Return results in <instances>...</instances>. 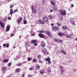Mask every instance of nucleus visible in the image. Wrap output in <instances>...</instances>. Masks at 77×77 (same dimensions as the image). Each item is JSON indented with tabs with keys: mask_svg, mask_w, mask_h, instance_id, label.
<instances>
[{
	"mask_svg": "<svg viewBox=\"0 0 77 77\" xmlns=\"http://www.w3.org/2000/svg\"><path fill=\"white\" fill-rule=\"evenodd\" d=\"M50 12H53V10H50Z\"/></svg>",
	"mask_w": 77,
	"mask_h": 77,
	"instance_id": "052dcab7",
	"label": "nucleus"
},
{
	"mask_svg": "<svg viewBox=\"0 0 77 77\" xmlns=\"http://www.w3.org/2000/svg\"><path fill=\"white\" fill-rule=\"evenodd\" d=\"M11 28V26L9 25H8L6 28V30L7 32H8L10 30V28Z\"/></svg>",
	"mask_w": 77,
	"mask_h": 77,
	"instance_id": "39448f33",
	"label": "nucleus"
},
{
	"mask_svg": "<svg viewBox=\"0 0 77 77\" xmlns=\"http://www.w3.org/2000/svg\"><path fill=\"white\" fill-rule=\"evenodd\" d=\"M61 72H62V73L63 72V71H64L63 69H61Z\"/></svg>",
	"mask_w": 77,
	"mask_h": 77,
	"instance_id": "3c124183",
	"label": "nucleus"
},
{
	"mask_svg": "<svg viewBox=\"0 0 77 77\" xmlns=\"http://www.w3.org/2000/svg\"><path fill=\"white\" fill-rule=\"evenodd\" d=\"M47 54H49V53L48 52V53H47Z\"/></svg>",
	"mask_w": 77,
	"mask_h": 77,
	"instance_id": "338daca9",
	"label": "nucleus"
},
{
	"mask_svg": "<svg viewBox=\"0 0 77 77\" xmlns=\"http://www.w3.org/2000/svg\"><path fill=\"white\" fill-rule=\"evenodd\" d=\"M14 5H10V8L11 9H12V8L13 7H14Z\"/></svg>",
	"mask_w": 77,
	"mask_h": 77,
	"instance_id": "58836bf2",
	"label": "nucleus"
},
{
	"mask_svg": "<svg viewBox=\"0 0 77 77\" xmlns=\"http://www.w3.org/2000/svg\"><path fill=\"white\" fill-rule=\"evenodd\" d=\"M27 63V62H23V63Z\"/></svg>",
	"mask_w": 77,
	"mask_h": 77,
	"instance_id": "69168bd1",
	"label": "nucleus"
},
{
	"mask_svg": "<svg viewBox=\"0 0 77 77\" xmlns=\"http://www.w3.org/2000/svg\"><path fill=\"white\" fill-rule=\"evenodd\" d=\"M33 8H34V7H33V5H32L31 7V9L32 10H33Z\"/></svg>",
	"mask_w": 77,
	"mask_h": 77,
	"instance_id": "a18cd8bd",
	"label": "nucleus"
},
{
	"mask_svg": "<svg viewBox=\"0 0 77 77\" xmlns=\"http://www.w3.org/2000/svg\"><path fill=\"white\" fill-rule=\"evenodd\" d=\"M34 46H37V45H38V44H37L36 42H35L34 43Z\"/></svg>",
	"mask_w": 77,
	"mask_h": 77,
	"instance_id": "c03bdc74",
	"label": "nucleus"
},
{
	"mask_svg": "<svg viewBox=\"0 0 77 77\" xmlns=\"http://www.w3.org/2000/svg\"><path fill=\"white\" fill-rule=\"evenodd\" d=\"M20 71H21L20 69H16V72H19Z\"/></svg>",
	"mask_w": 77,
	"mask_h": 77,
	"instance_id": "aec40b11",
	"label": "nucleus"
},
{
	"mask_svg": "<svg viewBox=\"0 0 77 77\" xmlns=\"http://www.w3.org/2000/svg\"><path fill=\"white\" fill-rule=\"evenodd\" d=\"M51 5H52L53 6H54L55 5V3L54 2H53L52 1H51Z\"/></svg>",
	"mask_w": 77,
	"mask_h": 77,
	"instance_id": "393cba45",
	"label": "nucleus"
},
{
	"mask_svg": "<svg viewBox=\"0 0 77 77\" xmlns=\"http://www.w3.org/2000/svg\"><path fill=\"white\" fill-rule=\"evenodd\" d=\"M40 68V66H36V68L37 69H39Z\"/></svg>",
	"mask_w": 77,
	"mask_h": 77,
	"instance_id": "bb28decb",
	"label": "nucleus"
},
{
	"mask_svg": "<svg viewBox=\"0 0 77 77\" xmlns=\"http://www.w3.org/2000/svg\"><path fill=\"white\" fill-rule=\"evenodd\" d=\"M66 36L68 38H71V36H72V34H70L69 35L67 34Z\"/></svg>",
	"mask_w": 77,
	"mask_h": 77,
	"instance_id": "dca6fc26",
	"label": "nucleus"
},
{
	"mask_svg": "<svg viewBox=\"0 0 77 77\" xmlns=\"http://www.w3.org/2000/svg\"><path fill=\"white\" fill-rule=\"evenodd\" d=\"M24 75H25V74H24L23 73V75L22 76V77H24Z\"/></svg>",
	"mask_w": 77,
	"mask_h": 77,
	"instance_id": "5fc2aeb1",
	"label": "nucleus"
},
{
	"mask_svg": "<svg viewBox=\"0 0 77 77\" xmlns=\"http://www.w3.org/2000/svg\"><path fill=\"white\" fill-rule=\"evenodd\" d=\"M0 25L2 28H3V27H5V25H4V23L2 22H0Z\"/></svg>",
	"mask_w": 77,
	"mask_h": 77,
	"instance_id": "f8f14e48",
	"label": "nucleus"
},
{
	"mask_svg": "<svg viewBox=\"0 0 77 77\" xmlns=\"http://www.w3.org/2000/svg\"><path fill=\"white\" fill-rule=\"evenodd\" d=\"M42 46L43 47H44L45 46V45L44 43H42Z\"/></svg>",
	"mask_w": 77,
	"mask_h": 77,
	"instance_id": "4c0bfd02",
	"label": "nucleus"
},
{
	"mask_svg": "<svg viewBox=\"0 0 77 77\" xmlns=\"http://www.w3.org/2000/svg\"><path fill=\"white\" fill-rule=\"evenodd\" d=\"M14 60H17V59H16L15 58H14Z\"/></svg>",
	"mask_w": 77,
	"mask_h": 77,
	"instance_id": "0e129e2a",
	"label": "nucleus"
},
{
	"mask_svg": "<svg viewBox=\"0 0 77 77\" xmlns=\"http://www.w3.org/2000/svg\"><path fill=\"white\" fill-rule=\"evenodd\" d=\"M14 36V34H11V37H12V36Z\"/></svg>",
	"mask_w": 77,
	"mask_h": 77,
	"instance_id": "de8ad7c7",
	"label": "nucleus"
},
{
	"mask_svg": "<svg viewBox=\"0 0 77 77\" xmlns=\"http://www.w3.org/2000/svg\"><path fill=\"white\" fill-rule=\"evenodd\" d=\"M60 13L63 16L66 15V11L65 10L61 11H60Z\"/></svg>",
	"mask_w": 77,
	"mask_h": 77,
	"instance_id": "f257e3e1",
	"label": "nucleus"
},
{
	"mask_svg": "<svg viewBox=\"0 0 77 77\" xmlns=\"http://www.w3.org/2000/svg\"><path fill=\"white\" fill-rule=\"evenodd\" d=\"M52 29L54 30H58L59 29V27L58 26H53L52 27Z\"/></svg>",
	"mask_w": 77,
	"mask_h": 77,
	"instance_id": "7ed1b4c3",
	"label": "nucleus"
},
{
	"mask_svg": "<svg viewBox=\"0 0 77 77\" xmlns=\"http://www.w3.org/2000/svg\"><path fill=\"white\" fill-rule=\"evenodd\" d=\"M56 24L58 26H61V24H60V23H57Z\"/></svg>",
	"mask_w": 77,
	"mask_h": 77,
	"instance_id": "ea45409f",
	"label": "nucleus"
},
{
	"mask_svg": "<svg viewBox=\"0 0 77 77\" xmlns=\"http://www.w3.org/2000/svg\"><path fill=\"white\" fill-rule=\"evenodd\" d=\"M19 37L20 38H21V36H20V35L19 36Z\"/></svg>",
	"mask_w": 77,
	"mask_h": 77,
	"instance_id": "774afa93",
	"label": "nucleus"
},
{
	"mask_svg": "<svg viewBox=\"0 0 77 77\" xmlns=\"http://www.w3.org/2000/svg\"><path fill=\"white\" fill-rule=\"evenodd\" d=\"M45 0H43L42 1V5H44V4H45Z\"/></svg>",
	"mask_w": 77,
	"mask_h": 77,
	"instance_id": "473e14b6",
	"label": "nucleus"
},
{
	"mask_svg": "<svg viewBox=\"0 0 77 77\" xmlns=\"http://www.w3.org/2000/svg\"><path fill=\"white\" fill-rule=\"evenodd\" d=\"M29 77H32V75H28Z\"/></svg>",
	"mask_w": 77,
	"mask_h": 77,
	"instance_id": "09e8293b",
	"label": "nucleus"
},
{
	"mask_svg": "<svg viewBox=\"0 0 77 77\" xmlns=\"http://www.w3.org/2000/svg\"><path fill=\"white\" fill-rule=\"evenodd\" d=\"M36 41V40H33L31 41V42L32 43H35Z\"/></svg>",
	"mask_w": 77,
	"mask_h": 77,
	"instance_id": "c85d7f7f",
	"label": "nucleus"
},
{
	"mask_svg": "<svg viewBox=\"0 0 77 77\" xmlns=\"http://www.w3.org/2000/svg\"><path fill=\"white\" fill-rule=\"evenodd\" d=\"M27 20H25L23 22V24H26L27 23Z\"/></svg>",
	"mask_w": 77,
	"mask_h": 77,
	"instance_id": "a19ab883",
	"label": "nucleus"
},
{
	"mask_svg": "<svg viewBox=\"0 0 77 77\" xmlns=\"http://www.w3.org/2000/svg\"><path fill=\"white\" fill-rule=\"evenodd\" d=\"M27 60L28 61H30L32 60V57H28L27 59Z\"/></svg>",
	"mask_w": 77,
	"mask_h": 77,
	"instance_id": "c756f323",
	"label": "nucleus"
},
{
	"mask_svg": "<svg viewBox=\"0 0 77 77\" xmlns=\"http://www.w3.org/2000/svg\"><path fill=\"white\" fill-rule=\"evenodd\" d=\"M50 63H51V61L49 60L48 61V63H49V64H50Z\"/></svg>",
	"mask_w": 77,
	"mask_h": 77,
	"instance_id": "603ef678",
	"label": "nucleus"
},
{
	"mask_svg": "<svg viewBox=\"0 0 77 77\" xmlns=\"http://www.w3.org/2000/svg\"><path fill=\"white\" fill-rule=\"evenodd\" d=\"M9 61V60L8 59H5L3 60V63H6V62H8Z\"/></svg>",
	"mask_w": 77,
	"mask_h": 77,
	"instance_id": "f3484780",
	"label": "nucleus"
},
{
	"mask_svg": "<svg viewBox=\"0 0 77 77\" xmlns=\"http://www.w3.org/2000/svg\"><path fill=\"white\" fill-rule=\"evenodd\" d=\"M44 32H45V31L44 30H41L39 32L40 33H43Z\"/></svg>",
	"mask_w": 77,
	"mask_h": 77,
	"instance_id": "2f4dec72",
	"label": "nucleus"
},
{
	"mask_svg": "<svg viewBox=\"0 0 77 77\" xmlns=\"http://www.w3.org/2000/svg\"><path fill=\"white\" fill-rule=\"evenodd\" d=\"M45 72V71H44V69H43L39 71V72L40 73V74H44Z\"/></svg>",
	"mask_w": 77,
	"mask_h": 77,
	"instance_id": "4468645a",
	"label": "nucleus"
},
{
	"mask_svg": "<svg viewBox=\"0 0 77 77\" xmlns=\"http://www.w3.org/2000/svg\"><path fill=\"white\" fill-rule=\"evenodd\" d=\"M53 9L54 11H57V9H58V7L56 6H54L53 7Z\"/></svg>",
	"mask_w": 77,
	"mask_h": 77,
	"instance_id": "2eb2a0df",
	"label": "nucleus"
},
{
	"mask_svg": "<svg viewBox=\"0 0 77 77\" xmlns=\"http://www.w3.org/2000/svg\"><path fill=\"white\" fill-rule=\"evenodd\" d=\"M43 20L44 22H45L46 23L48 22V19L47 17L44 16L43 18Z\"/></svg>",
	"mask_w": 77,
	"mask_h": 77,
	"instance_id": "f03ea898",
	"label": "nucleus"
},
{
	"mask_svg": "<svg viewBox=\"0 0 77 77\" xmlns=\"http://www.w3.org/2000/svg\"><path fill=\"white\" fill-rule=\"evenodd\" d=\"M29 42H25V46L26 47H30V45H29Z\"/></svg>",
	"mask_w": 77,
	"mask_h": 77,
	"instance_id": "1a4fd4ad",
	"label": "nucleus"
},
{
	"mask_svg": "<svg viewBox=\"0 0 77 77\" xmlns=\"http://www.w3.org/2000/svg\"><path fill=\"white\" fill-rule=\"evenodd\" d=\"M32 61L33 62H37V59H34L32 60Z\"/></svg>",
	"mask_w": 77,
	"mask_h": 77,
	"instance_id": "a878e982",
	"label": "nucleus"
},
{
	"mask_svg": "<svg viewBox=\"0 0 77 77\" xmlns=\"http://www.w3.org/2000/svg\"><path fill=\"white\" fill-rule=\"evenodd\" d=\"M50 60V58H48L46 60V61H47L48 62Z\"/></svg>",
	"mask_w": 77,
	"mask_h": 77,
	"instance_id": "72a5a7b5",
	"label": "nucleus"
},
{
	"mask_svg": "<svg viewBox=\"0 0 77 77\" xmlns=\"http://www.w3.org/2000/svg\"><path fill=\"white\" fill-rule=\"evenodd\" d=\"M34 35H35V34H33L31 35L32 36H34Z\"/></svg>",
	"mask_w": 77,
	"mask_h": 77,
	"instance_id": "13d9d810",
	"label": "nucleus"
},
{
	"mask_svg": "<svg viewBox=\"0 0 77 77\" xmlns=\"http://www.w3.org/2000/svg\"><path fill=\"white\" fill-rule=\"evenodd\" d=\"M2 69L3 71H5V70L6 69V67H2Z\"/></svg>",
	"mask_w": 77,
	"mask_h": 77,
	"instance_id": "f704fd0d",
	"label": "nucleus"
},
{
	"mask_svg": "<svg viewBox=\"0 0 77 77\" xmlns=\"http://www.w3.org/2000/svg\"><path fill=\"white\" fill-rule=\"evenodd\" d=\"M72 24V25H75V23H73Z\"/></svg>",
	"mask_w": 77,
	"mask_h": 77,
	"instance_id": "680f3d73",
	"label": "nucleus"
},
{
	"mask_svg": "<svg viewBox=\"0 0 77 77\" xmlns=\"http://www.w3.org/2000/svg\"><path fill=\"white\" fill-rule=\"evenodd\" d=\"M71 7H74V5H71Z\"/></svg>",
	"mask_w": 77,
	"mask_h": 77,
	"instance_id": "bf43d9fd",
	"label": "nucleus"
},
{
	"mask_svg": "<svg viewBox=\"0 0 77 77\" xmlns=\"http://www.w3.org/2000/svg\"><path fill=\"white\" fill-rule=\"evenodd\" d=\"M38 21H39L41 24H44V22L43 21V20L39 19L38 20Z\"/></svg>",
	"mask_w": 77,
	"mask_h": 77,
	"instance_id": "9d476101",
	"label": "nucleus"
},
{
	"mask_svg": "<svg viewBox=\"0 0 77 77\" xmlns=\"http://www.w3.org/2000/svg\"><path fill=\"white\" fill-rule=\"evenodd\" d=\"M32 13L33 14H36V9H34L33 10H32Z\"/></svg>",
	"mask_w": 77,
	"mask_h": 77,
	"instance_id": "4be33fe9",
	"label": "nucleus"
},
{
	"mask_svg": "<svg viewBox=\"0 0 77 77\" xmlns=\"http://www.w3.org/2000/svg\"><path fill=\"white\" fill-rule=\"evenodd\" d=\"M12 64V63H9L8 64V66H11V65Z\"/></svg>",
	"mask_w": 77,
	"mask_h": 77,
	"instance_id": "79ce46f5",
	"label": "nucleus"
},
{
	"mask_svg": "<svg viewBox=\"0 0 77 77\" xmlns=\"http://www.w3.org/2000/svg\"><path fill=\"white\" fill-rule=\"evenodd\" d=\"M51 68H50V67H48V72H51Z\"/></svg>",
	"mask_w": 77,
	"mask_h": 77,
	"instance_id": "cd10ccee",
	"label": "nucleus"
},
{
	"mask_svg": "<svg viewBox=\"0 0 77 77\" xmlns=\"http://www.w3.org/2000/svg\"><path fill=\"white\" fill-rule=\"evenodd\" d=\"M45 33L46 34V35H48L49 36H50V37H51V34H50V32H49V31H46Z\"/></svg>",
	"mask_w": 77,
	"mask_h": 77,
	"instance_id": "6e6552de",
	"label": "nucleus"
},
{
	"mask_svg": "<svg viewBox=\"0 0 77 77\" xmlns=\"http://www.w3.org/2000/svg\"><path fill=\"white\" fill-rule=\"evenodd\" d=\"M16 66H22V64L20 63H19L17 64L16 65Z\"/></svg>",
	"mask_w": 77,
	"mask_h": 77,
	"instance_id": "7c9ffc66",
	"label": "nucleus"
},
{
	"mask_svg": "<svg viewBox=\"0 0 77 77\" xmlns=\"http://www.w3.org/2000/svg\"><path fill=\"white\" fill-rule=\"evenodd\" d=\"M10 13L11 15H12V14H13V9H11L10 11Z\"/></svg>",
	"mask_w": 77,
	"mask_h": 77,
	"instance_id": "5701e85b",
	"label": "nucleus"
},
{
	"mask_svg": "<svg viewBox=\"0 0 77 77\" xmlns=\"http://www.w3.org/2000/svg\"><path fill=\"white\" fill-rule=\"evenodd\" d=\"M39 62L40 63H42V61H41V60H39Z\"/></svg>",
	"mask_w": 77,
	"mask_h": 77,
	"instance_id": "4d7b16f0",
	"label": "nucleus"
},
{
	"mask_svg": "<svg viewBox=\"0 0 77 77\" xmlns=\"http://www.w3.org/2000/svg\"><path fill=\"white\" fill-rule=\"evenodd\" d=\"M48 18L50 20H51V19L53 18V16H52L51 15H50L49 16Z\"/></svg>",
	"mask_w": 77,
	"mask_h": 77,
	"instance_id": "b1692460",
	"label": "nucleus"
},
{
	"mask_svg": "<svg viewBox=\"0 0 77 77\" xmlns=\"http://www.w3.org/2000/svg\"><path fill=\"white\" fill-rule=\"evenodd\" d=\"M61 53H63V54H67V53L66 52V51L63 50H61Z\"/></svg>",
	"mask_w": 77,
	"mask_h": 77,
	"instance_id": "ddd939ff",
	"label": "nucleus"
},
{
	"mask_svg": "<svg viewBox=\"0 0 77 77\" xmlns=\"http://www.w3.org/2000/svg\"><path fill=\"white\" fill-rule=\"evenodd\" d=\"M59 41L60 42H62V40H59Z\"/></svg>",
	"mask_w": 77,
	"mask_h": 77,
	"instance_id": "6e6d98bb",
	"label": "nucleus"
},
{
	"mask_svg": "<svg viewBox=\"0 0 77 77\" xmlns=\"http://www.w3.org/2000/svg\"><path fill=\"white\" fill-rule=\"evenodd\" d=\"M47 49L45 48H44L42 50V52L43 53H45L47 52Z\"/></svg>",
	"mask_w": 77,
	"mask_h": 77,
	"instance_id": "6ab92c4d",
	"label": "nucleus"
},
{
	"mask_svg": "<svg viewBox=\"0 0 77 77\" xmlns=\"http://www.w3.org/2000/svg\"><path fill=\"white\" fill-rule=\"evenodd\" d=\"M62 29L63 30H66L67 29V26H64L62 27Z\"/></svg>",
	"mask_w": 77,
	"mask_h": 77,
	"instance_id": "a211bd4d",
	"label": "nucleus"
},
{
	"mask_svg": "<svg viewBox=\"0 0 77 77\" xmlns=\"http://www.w3.org/2000/svg\"><path fill=\"white\" fill-rule=\"evenodd\" d=\"M54 42H59V39L57 38H54Z\"/></svg>",
	"mask_w": 77,
	"mask_h": 77,
	"instance_id": "412c9836",
	"label": "nucleus"
},
{
	"mask_svg": "<svg viewBox=\"0 0 77 77\" xmlns=\"http://www.w3.org/2000/svg\"><path fill=\"white\" fill-rule=\"evenodd\" d=\"M3 46L4 47H5L6 48H8L9 46V45L8 44H7L6 45L5 44H3Z\"/></svg>",
	"mask_w": 77,
	"mask_h": 77,
	"instance_id": "9b49d317",
	"label": "nucleus"
},
{
	"mask_svg": "<svg viewBox=\"0 0 77 77\" xmlns=\"http://www.w3.org/2000/svg\"><path fill=\"white\" fill-rule=\"evenodd\" d=\"M75 40L77 41V38H75Z\"/></svg>",
	"mask_w": 77,
	"mask_h": 77,
	"instance_id": "e2e57ef3",
	"label": "nucleus"
},
{
	"mask_svg": "<svg viewBox=\"0 0 77 77\" xmlns=\"http://www.w3.org/2000/svg\"><path fill=\"white\" fill-rule=\"evenodd\" d=\"M22 19L23 18L22 17H20V18L18 19L17 20V24H20V23L21 22Z\"/></svg>",
	"mask_w": 77,
	"mask_h": 77,
	"instance_id": "20e7f679",
	"label": "nucleus"
},
{
	"mask_svg": "<svg viewBox=\"0 0 77 77\" xmlns=\"http://www.w3.org/2000/svg\"><path fill=\"white\" fill-rule=\"evenodd\" d=\"M8 20H11V17H9L8 18Z\"/></svg>",
	"mask_w": 77,
	"mask_h": 77,
	"instance_id": "8fccbe9b",
	"label": "nucleus"
},
{
	"mask_svg": "<svg viewBox=\"0 0 77 77\" xmlns=\"http://www.w3.org/2000/svg\"><path fill=\"white\" fill-rule=\"evenodd\" d=\"M60 69H61V68H63V66H61L59 67Z\"/></svg>",
	"mask_w": 77,
	"mask_h": 77,
	"instance_id": "49530a36",
	"label": "nucleus"
},
{
	"mask_svg": "<svg viewBox=\"0 0 77 77\" xmlns=\"http://www.w3.org/2000/svg\"><path fill=\"white\" fill-rule=\"evenodd\" d=\"M58 35L60 36H65V34L63 33L59 32L58 33Z\"/></svg>",
	"mask_w": 77,
	"mask_h": 77,
	"instance_id": "0eeeda50",
	"label": "nucleus"
},
{
	"mask_svg": "<svg viewBox=\"0 0 77 77\" xmlns=\"http://www.w3.org/2000/svg\"><path fill=\"white\" fill-rule=\"evenodd\" d=\"M18 12V9L14 10V11L13 12V13H15V12Z\"/></svg>",
	"mask_w": 77,
	"mask_h": 77,
	"instance_id": "c9c22d12",
	"label": "nucleus"
},
{
	"mask_svg": "<svg viewBox=\"0 0 77 77\" xmlns=\"http://www.w3.org/2000/svg\"><path fill=\"white\" fill-rule=\"evenodd\" d=\"M51 26H54V24L53 23H51Z\"/></svg>",
	"mask_w": 77,
	"mask_h": 77,
	"instance_id": "864d4df0",
	"label": "nucleus"
},
{
	"mask_svg": "<svg viewBox=\"0 0 77 77\" xmlns=\"http://www.w3.org/2000/svg\"><path fill=\"white\" fill-rule=\"evenodd\" d=\"M38 35L40 38H44V37H45V36L44 35H43L42 34H38Z\"/></svg>",
	"mask_w": 77,
	"mask_h": 77,
	"instance_id": "423d86ee",
	"label": "nucleus"
},
{
	"mask_svg": "<svg viewBox=\"0 0 77 77\" xmlns=\"http://www.w3.org/2000/svg\"><path fill=\"white\" fill-rule=\"evenodd\" d=\"M37 57L38 59H40V58H41V55H38Z\"/></svg>",
	"mask_w": 77,
	"mask_h": 77,
	"instance_id": "37998d69",
	"label": "nucleus"
},
{
	"mask_svg": "<svg viewBox=\"0 0 77 77\" xmlns=\"http://www.w3.org/2000/svg\"><path fill=\"white\" fill-rule=\"evenodd\" d=\"M29 70H30V71H32L34 70V69L32 67H31L29 68Z\"/></svg>",
	"mask_w": 77,
	"mask_h": 77,
	"instance_id": "e433bc0d",
	"label": "nucleus"
}]
</instances>
